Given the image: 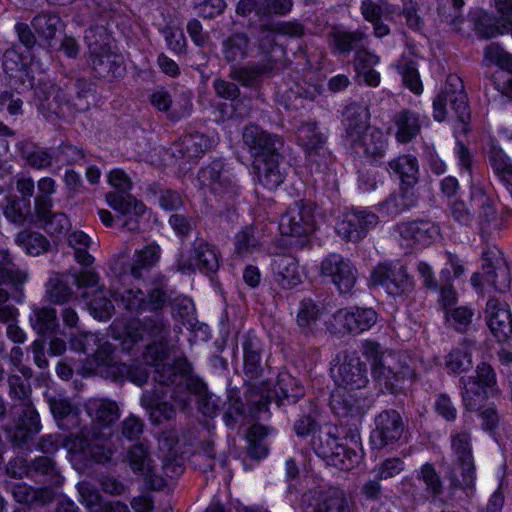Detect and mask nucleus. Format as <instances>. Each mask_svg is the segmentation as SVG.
Masks as SVG:
<instances>
[{
    "instance_id": "4",
    "label": "nucleus",
    "mask_w": 512,
    "mask_h": 512,
    "mask_svg": "<svg viewBox=\"0 0 512 512\" xmlns=\"http://www.w3.org/2000/svg\"><path fill=\"white\" fill-rule=\"evenodd\" d=\"M72 348L85 354L93 352L97 368L106 367L114 379H129L137 385H143L149 376L147 368L142 365L129 366L114 360L113 347L95 333H81L71 341Z\"/></svg>"
},
{
    "instance_id": "11",
    "label": "nucleus",
    "mask_w": 512,
    "mask_h": 512,
    "mask_svg": "<svg viewBox=\"0 0 512 512\" xmlns=\"http://www.w3.org/2000/svg\"><path fill=\"white\" fill-rule=\"evenodd\" d=\"M275 34L271 31H263L260 39V47L263 49L265 45H269L267 49V61L259 65L236 67L230 69V77L238 81L243 86H255L263 74L268 73L276 67V57L281 55L283 50L280 46L273 44Z\"/></svg>"
},
{
    "instance_id": "48",
    "label": "nucleus",
    "mask_w": 512,
    "mask_h": 512,
    "mask_svg": "<svg viewBox=\"0 0 512 512\" xmlns=\"http://www.w3.org/2000/svg\"><path fill=\"white\" fill-rule=\"evenodd\" d=\"M5 217L16 224H23L30 212V200L7 196L2 201Z\"/></svg>"
},
{
    "instance_id": "22",
    "label": "nucleus",
    "mask_w": 512,
    "mask_h": 512,
    "mask_svg": "<svg viewBox=\"0 0 512 512\" xmlns=\"http://www.w3.org/2000/svg\"><path fill=\"white\" fill-rule=\"evenodd\" d=\"M354 503L349 495L338 488L315 493L307 507V512H353Z\"/></svg>"
},
{
    "instance_id": "35",
    "label": "nucleus",
    "mask_w": 512,
    "mask_h": 512,
    "mask_svg": "<svg viewBox=\"0 0 512 512\" xmlns=\"http://www.w3.org/2000/svg\"><path fill=\"white\" fill-rule=\"evenodd\" d=\"M448 478L452 487L472 491L476 480L474 458L454 459Z\"/></svg>"
},
{
    "instance_id": "8",
    "label": "nucleus",
    "mask_w": 512,
    "mask_h": 512,
    "mask_svg": "<svg viewBox=\"0 0 512 512\" xmlns=\"http://www.w3.org/2000/svg\"><path fill=\"white\" fill-rule=\"evenodd\" d=\"M199 188L204 193L218 197L232 198L238 193V185L231 172L220 160H215L201 168L197 175Z\"/></svg>"
},
{
    "instance_id": "25",
    "label": "nucleus",
    "mask_w": 512,
    "mask_h": 512,
    "mask_svg": "<svg viewBox=\"0 0 512 512\" xmlns=\"http://www.w3.org/2000/svg\"><path fill=\"white\" fill-rule=\"evenodd\" d=\"M345 140L348 143L357 140L358 136L370 129V112L364 102L349 104L343 113Z\"/></svg>"
},
{
    "instance_id": "52",
    "label": "nucleus",
    "mask_w": 512,
    "mask_h": 512,
    "mask_svg": "<svg viewBox=\"0 0 512 512\" xmlns=\"http://www.w3.org/2000/svg\"><path fill=\"white\" fill-rule=\"evenodd\" d=\"M320 314V307L315 302L310 299L303 300L297 314V324L302 332H313Z\"/></svg>"
},
{
    "instance_id": "14",
    "label": "nucleus",
    "mask_w": 512,
    "mask_h": 512,
    "mask_svg": "<svg viewBox=\"0 0 512 512\" xmlns=\"http://www.w3.org/2000/svg\"><path fill=\"white\" fill-rule=\"evenodd\" d=\"M321 275L333 283L340 293H349L357 281V269L340 254L331 253L321 262Z\"/></svg>"
},
{
    "instance_id": "7",
    "label": "nucleus",
    "mask_w": 512,
    "mask_h": 512,
    "mask_svg": "<svg viewBox=\"0 0 512 512\" xmlns=\"http://www.w3.org/2000/svg\"><path fill=\"white\" fill-rule=\"evenodd\" d=\"M448 102L460 121L465 122L469 118L470 111L464 84L461 78L455 74L447 76L443 92L433 101V117L435 120L441 122L446 118Z\"/></svg>"
},
{
    "instance_id": "50",
    "label": "nucleus",
    "mask_w": 512,
    "mask_h": 512,
    "mask_svg": "<svg viewBox=\"0 0 512 512\" xmlns=\"http://www.w3.org/2000/svg\"><path fill=\"white\" fill-rule=\"evenodd\" d=\"M12 495L17 502L28 505L38 501H50L52 498V494L49 490L34 489L23 482L16 483L12 486Z\"/></svg>"
},
{
    "instance_id": "47",
    "label": "nucleus",
    "mask_w": 512,
    "mask_h": 512,
    "mask_svg": "<svg viewBox=\"0 0 512 512\" xmlns=\"http://www.w3.org/2000/svg\"><path fill=\"white\" fill-rule=\"evenodd\" d=\"M416 479L425 486V492L433 499L438 498L443 492L442 480L430 463L423 464L416 471Z\"/></svg>"
},
{
    "instance_id": "9",
    "label": "nucleus",
    "mask_w": 512,
    "mask_h": 512,
    "mask_svg": "<svg viewBox=\"0 0 512 512\" xmlns=\"http://www.w3.org/2000/svg\"><path fill=\"white\" fill-rule=\"evenodd\" d=\"M370 284L381 286L392 296H401L413 290L414 282L400 263L382 262L371 272Z\"/></svg>"
},
{
    "instance_id": "54",
    "label": "nucleus",
    "mask_w": 512,
    "mask_h": 512,
    "mask_svg": "<svg viewBox=\"0 0 512 512\" xmlns=\"http://www.w3.org/2000/svg\"><path fill=\"white\" fill-rule=\"evenodd\" d=\"M361 31L335 30L331 33V43L339 53H349L352 49L365 39Z\"/></svg>"
},
{
    "instance_id": "1",
    "label": "nucleus",
    "mask_w": 512,
    "mask_h": 512,
    "mask_svg": "<svg viewBox=\"0 0 512 512\" xmlns=\"http://www.w3.org/2000/svg\"><path fill=\"white\" fill-rule=\"evenodd\" d=\"M170 334V324L162 317L144 318L142 321L131 322L125 331L121 345L123 350L129 351L132 346L144 339H151L144 352L147 365L155 368L154 379L162 385L176 384L177 391L172 397L183 406L189 402V394L200 393L204 385L191 377V364L186 358H178L172 364L164 362L167 356L166 341Z\"/></svg>"
},
{
    "instance_id": "61",
    "label": "nucleus",
    "mask_w": 512,
    "mask_h": 512,
    "mask_svg": "<svg viewBox=\"0 0 512 512\" xmlns=\"http://www.w3.org/2000/svg\"><path fill=\"white\" fill-rule=\"evenodd\" d=\"M78 492L80 495V502L88 509L89 512H103L105 502H102V498L96 489L87 483H81L78 485Z\"/></svg>"
},
{
    "instance_id": "60",
    "label": "nucleus",
    "mask_w": 512,
    "mask_h": 512,
    "mask_svg": "<svg viewBox=\"0 0 512 512\" xmlns=\"http://www.w3.org/2000/svg\"><path fill=\"white\" fill-rule=\"evenodd\" d=\"M451 449L455 459L473 458L471 436L467 431L451 434Z\"/></svg>"
},
{
    "instance_id": "49",
    "label": "nucleus",
    "mask_w": 512,
    "mask_h": 512,
    "mask_svg": "<svg viewBox=\"0 0 512 512\" xmlns=\"http://www.w3.org/2000/svg\"><path fill=\"white\" fill-rule=\"evenodd\" d=\"M30 322L38 334L52 332L58 326L56 311L49 307L35 308L30 316Z\"/></svg>"
},
{
    "instance_id": "6",
    "label": "nucleus",
    "mask_w": 512,
    "mask_h": 512,
    "mask_svg": "<svg viewBox=\"0 0 512 512\" xmlns=\"http://www.w3.org/2000/svg\"><path fill=\"white\" fill-rule=\"evenodd\" d=\"M109 184L117 192L106 194L108 205L116 211V220L130 231L138 228V217L145 211V206L128 192L133 183L130 177L119 168L113 169L108 175Z\"/></svg>"
},
{
    "instance_id": "15",
    "label": "nucleus",
    "mask_w": 512,
    "mask_h": 512,
    "mask_svg": "<svg viewBox=\"0 0 512 512\" xmlns=\"http://www.w3.org/2000/svg\"><path fill=\"white\" fill-rule=\"evenodd\" d=\"M375 428L370 434V443L375 449H383L397 443L404 433L401 415L394 409L380 412L374 421Z\"/></svg>"
},
{
    "instance_id": "5",
    "label": "nucleus",
    "mask_w": 512,
    "mask_h": 512,
    "mask_svg": "<svg viewBox=\"0 0 512 512\" xmlns=\"http://www.w3.org/2000/svg\"><path fill=\"white\" fill-rule=\"evenodd\" d=\"M125 461L131 471L152 490H160L166 485V478H173L182 471L176 461L166 458L159 467L152 459L150 446L146 441L132 445L126 453Z\"/></svg>"
},
{
    "instance_id": "36",
    "label": "nucleus",
    "mask_w": 512,
    "mask_h": 512,
    "mask_svg": "<svg viewBox=\"0 0 512 512\" xmlns=\"http://www.w3.org/2000/svg\"><path fill=\"white\" fill-rule=\"evenodd\" d=\"M161 255L160 246L152 242L142 249L134 252L130 267L131 275L135 278H142L159 261Z\"/></svg>"
},
{
    "instance_id": "38",
    "label": "nucleus",
    "mask_w": 512,
    "mask_h": 512,
    "mask_svg": "<svg viewBox=\"0 0 512 512\" xmlns=\"http://www.w3.org/2000/svg\"><path fill=\"white\" fill-rule=\"evenodd\" d=\"M57 184L51 177H43L37 182V193L34 199V211L37 218H46L53 208L52 196Z\"/></svg>"
},
{
    "instance_id": "42",
    "label": "nucleus",
    "mask_w": 512,
    "mask_h": 512,
    "mask_svg": "<svg viewBox=\"0 0 512 512\" xmlns=\"http://www.w3.org/2000/svg\"><path fill=\"white\" fill-rule=\"evenodd\" d=\"M361 13L365 20L375 22L378 20H390L397 12V7L387 0H363Z\"/></svg>"
},
{
    "instance_id": "21",
    "label": "nucleus",
    "mask_w": 512,
    "mask_h": 512,
    "mask_svg": "<svg viewBox=\"0 0 512 512\" xmlns=\"http://www.w3.org/2000/svg\"><path fill=\"white\" fill-rule=\"evenodd\" d=\"M486 322L499 342L508 340L512 334V313L506 302L491 298L486 304Z\"/></svg>"
},
{
    "instance_id": "39",
    "label": "nucleus",
    "mask_w": 512,
    "mask_h": 512,
    "mask_svg": "<svg viewBox=\"0 0 512 512\" xmlns=\"http://www.w3.org/2000/svg\"><path fill=\"white\" fill-rule=\"evenodd\" d=\"M2 65L5 73L11 78L20 81L26 88L34 87V79L30 76L20 53L14 49L5 51Z\"/></svg>"
},
{
    "instance_id": "33",
    "label": "nucleus",
    "mask_w": 512,
    "mask_h": 512,
    "mask_svg": "<svg viewBox=\"0 0 512 512\" xmlns=\"http://www.w3.org/2000/svg\"><path fill=\"white\" fill-rule=\"evenodd\" d=\"M388 171L395 174L402 185L413 187L419 180L418 159L410 154L400 155L388 162Z\"/></svg>"
},
{
    "instance_id": "3",
    "label": "nucleus",
    "mask_w": 512,
    "mask_h": 512,
    "mask_svg": "<svg viewBox=\"0 0 512 512\" xmlns=\"http://www.w3.org/2000/svg\"><path fill=\"white\" fill-rule=\"evenodd\" d=\"M361 352L370 364L373 379L388 392L401 393L415 381L416 373L405 355L369 340L362 343Z\"/></svg>"
},
{
    "instance_id": "32",
    "label": "nucleus",
    "mask_w": 512,
    "mask_h": 512,
    "mask_svg": "<svg viewBox=\"0 0 512 512\" xmlns=\"http://www.w3.org/2000/svg\"><path fill=\"white\" fill-rule=\"evenodd\" d=\"M242 348L244 373L250 379H256L263 372L260 340L251 333H247L243 337Z\"/></svg>"
},
{
    "instance_id": "20",
    "label": "nucleus",
    "mask_w": 512,
    "mask_h": 512,
    "mask_svg": "<svg viewBox=\"0 0 512 512\" xmlns=\"http://www.w3.org/2000/svg\"><path fill=\"white\" fill-rule=\"evenodd\" d=\"M105 434L94 433L75 435L74 440L67 444L68 452L79 455L84 460L104 463L111 459L113 451L103 445Z\"/></svg>"
},
{
    "instance_id": "18",
    "label": "nucleus",
    "mask_w": 512,
    "mask_h": 512,
    "mask_svg": "<svg viewBox=\"0 0 512 512\" xmlns=\"http://www.w3.org/2000/svg\"><path fill=\"white\" fill-rule=\"evenodd\" d=\"M482 269L485 281L496 291L506 292L510 287L511 276L502 252L495 246L482 252Z\"/></svg>"
},
{
    "instance_id": "13",
    "label": "nucleus",
    "mask_w": 512,
    "mask_h": 512,
    "mask_svg": "<svg viewBox=\"0 0 512 512\" xmlns=\"http://www.w3.org/2000/svg\"><path fill=\"white\" fill-rule=\"evenodd\" d=\"M282 235L306 237L315 229L314 209L312 205L296 201L282 215L279 223Z\"/></svg>"
},
{
    "instance_id": "58",
    "label": "nucleus",
    "mask_w": 512,
    "mask_h": 512,
    "mask_svg": "<svg viewBox=\"0 0 512 512\" xmlns=\"http://www.w3.org/2000/svg\"><path fill=\"white\" fill-rule=\"evenodd\" d=\"M60 24V18L55 14H40L33 21L32 26L36 33L44 39H52Z\"/></svg>"
},
{
    "instance_id": "43",
    "label": "nucleus",
    "mask_w": 512,
    "mask_h": 512,
    "mask_svg": "<svg viewBox=\"0 0 512 512\" xmlns=\"http://www.w3.org/2000/svg\"><path fill=\"white\" fill-rule=\"evenodd\" d=\"M224 58L230 62H240L248 56L249 39L244 33L233 34L223 41Z\"/></svg>"
},
{
    "instance_id": "37",
    "label": "nucleus",
    "mask_w": 512,
    "mask_h": 512,
    "mask_svg": "<svg viewBox=\"0 0 512 512\" xmlns=\"http://www.w3.org/2000/svg\"><path fill=\"white\" fill-rule=\"evenodd\" d=\"M84 41L88 48L89 55L109 52L114 48V39L104 25H91L84 34Z\"/></svg>"
},
{
    "instance_id": "26",
    "label": "nucleus",
    "mask_w": 512,
    "mask_h": 512,
    "mask_svg": "<svg viewBox=\"0 0 512 512\" xmlns=\"http://www.w3.org/2000/svg\"><path fill=\"white\" fill-rule=\"evenodd\" d=\"M192 267H197L201 272L211 273L219 268V252L217 248L204 241L203 239L195 240L190 255V264L186 267L180 263V270L185 272Z\"/></svg>"
},
{
    "instance_id": "40",
    "label": "nucleus",
    "mask_w": 512,
    "mask_h": 512,
    "mask_svg": "<svg viewBox=\"0 0 512 512\" xmlns=\"http://www.w3.org/2000/svg\"><path fill=\"white\" fill-rule=\"evenodd\" d=\"M234 245L238 256L248 257L260 248L261 233L254 226H246L235 235Z\"/></svg>"
},
{
    "instance_id": "28",
    "label": "nucleus",
    "mask_w": 512,
    "mask_h": 512,
    "mask_svg": "<svg viewBox=\"0 0 512 512\" xmlns=\"http://www.w3.org/2000/svg\"><path fill=\"white\" fill-rule=\"evenodd\" d=\"M214 144L208 136L196 132L185 135L175 147L174 154L185 163H194Z\"/></svg>"
},
{
    "instance_id": "16",
    "label": "nucleus",
    "mask_w": 512,
    "mask_h": 512,
    "mask_svg": "<svg viewBox=\"0 0 512 512\" xmlns=\"http://www.w3.org/2000/svg\"><path fill=\"white\" fill-rule=\"evenodd\" d=\"M243 142L249 150L253 161L266 159L280 154L284 146L281 136L262 129L260 126L250 124L243 131Z\"/></svg>"
},
{
    "instance_id": "12",
    "label": "nucleus",
    "mask_w": 512,
    "mask_h": 512,
    "mask_svg": "<svg viewBox=\"0 0 512 512\" xmlns=\"http://www.w3.org/2000/svg\"><path fill=\"white\" fill-rule=\"evenodd\" d=\"M258 393L260 394L258 410L262 411L266 410L272 399H286L288 402L296 403L304 396V389L289 373L280 372L273 385L270 381L262 382L261 387L258 388Z\"/></svg>"
},
{
    "instance_id": "46",
    "label": "nucleus",
    "mask_w": 512,
    "mask_h": 512,
    "mask_svg": "<svg viewBox=\"0 0 512 512\" xmlns=\"http://www.w3.org/2000/svg\"><path fill=\"white\" fill-rule=\"evenodd\" d=\"M397 133L399 142L405 143L413 139L420 131L419 118L416 113L405 110L399 113L396 118Z\"/></svg>"
},
{
    "instance_id": "19",
    "label": "nucleus",
    "mask_w": 512,
    "mask_h": 512,
    "mask_svg": "<svg viewBox=\"0 0 512 512\" xmlns=\"http://www.w3.org/2000/svg\"><path fill=\"white\" fill-rule=\"evenodd\" d=\"M378 216L367 210L345 212L336 224L337 233L351 241L364 238L367 232L378 223Z\"/></svg>"
},
{
    "instance_id": "56",
    "label": "nucleus",
    "mask_w": 512,
    "mask_h": 512,
    "mask_svg": "<svg viewBox=\"0 0 512 512\" xmlns=\"http://www.w3.org/2000/svg\"><path fill=\"white\" fill-rule=\"evenodd\" d=\"M445 316L449 326L459 332H464L472 323L474 311L468 306H459L447 309Z\"/></svg>"
},
{
    "instance_id": "23",
    "label": "nucleus",
    "mask_w": 512,
    "mask_h": 512,
    "mask_svg": "<svg viewBox=\"0 0 512 512\" xmlns=\"http://www.w3.org/2000/svg\"><path fill=\"white\" fill-rule=\"evenodd\" d=\"M281 155L253 161L257 183L263 188L273 191L277 189L286 178V169L281 163Z\"/></svg>"
},
{
    "instance_id": "34",
    "label": "nucleus",
    "mask_w": 512,
    "mask_h": 512,
    "mask_svg": "<svg viewBox=\"0 0 512 512\" xmlns=\"http://www.w3.org/2000/svg\"><path fill=\"white\" fill-rule=\"evenodd\" d=\"M418 197L412 187H402L378 205L381 214L395 216L416 206Z\"/></svg>"
},
{
    "instance_id": "62",
    "label": "nucleus",
    "mask_w": 512,
    "mask_h": 512,
    "mask_svg": "<svg viewBox=\"0 0 512 512\" xmlns=\"http://www.w3.org/2000/svg\"><path fill=\"white\" fill-rule=\"evenodd\" d=\"M471 201L474 207L480 209L481 216L487 222L495 217V209L489 196L486 195L484 189L480 186H474L471 190Z\"/></svg>"
},
{
    "instance_id": "10",
    "label": "nucleus",
    "mask_w": 512,
    "mask_h": 512,
    "mask_svg": "<svg viewBox=\"0 0 512 512\" xmlns=\"http://www.w3.org/2000/svg\"><path fill=\"white\" fill-rule=\"evenodd\" d=\"M296 141L301 146L308 161L317 164L319 172L328 166L330 153L326 148L327 134L316 122L302 123L295 131Z\"/></svg>"
},
{
    "instance_id": "63",
    "label": "nucleus",
    "mask_w": 512,
    "mask_h": 512,
    "mask_svg": "<svg viewBox=\"0 0 512 512\" xmlns=\"http://www.w3.org/2000/svg\"><path fill=\"white\" fill-rule=\"evenodd\" d=\"M43 225L44 229L51 235H60L66 232L71 224L66 214L57 212L50 214L46 218H37Z\"/></svg>"
},
{
    "instance_id": "51",
    "label": "nucleus",
    "mask_w": 512,
    "mask_h": 512,
    "mask_svg": "<svg viewBox=\"0 0 512 512\" xmlns=\"http://www.w3.org/2000/svg\"><path fill=\"white\" fill-rule=\"evenodd\" d=\"M323 454L330 457L332 464L341 470H351L358 465L361 458L355 450L342 444H336L330 454L327 451H324Z\"/></svg>"
},
{
    "instance_id": "24",
    "label": "nucleus",
    "mask_w": 512,
    "mask_h": 512,
    "mask_svg": "<svg viewBox=\"0 0 512 512\" xmlns=\"http://www.w3.org/2000/svg\"><path fill=\"white\" fill-rule=\"evenodd\" d=\"M399 236L410 244L429 245L440 237V227L429 221L403 222L395 226Z\"/></svg>"
},
{
    "instance_id": "41",
    "label": "nucleus",
    "mask_w": 512,
    "mask_h": 512,
    "mask_svg": "<svg viewBox=\"0 0 512 512\" xmlns=\"http://www.w3.org/2000/svg\"><path fill=\"white\" fill-rule=\"evenodd\" d=\"M472 365L471 346L467 342L452 349L445 358L446 368L456 375L469 371Z\"/></svg>"
},
{
    "instance_id": "55",
    "label": "nucleus",
    "mask_w": 512,
    "mask_h": 512,
    "mask_svg": "<svg viewBox=\"0 0 512 512\" xmlns=\"http://www.w3.org/2000/svg\"><path fill=\"white\" fill-rule=\"evenodd\" d=\"M17 241L21 244L26 253L32 256H38L46 252L49 247V242L46 237L36 232H21L17 236Z\"/></svg>"
},
{
    "instance_id": "30",
    "label": "nucleus",
    "mask_w": 512,
    "mask_h": 512,
    "mask_svg": "<svg viewBox=\"0 0 512 512\" xmlns=\"http://www.w3.org/2000/svg\"><path fill=\"white\" fill-rule=\"evenodd\" d=\"M89 65L98 77L109 80L120 78L125 73V66L113 49L109 52L89 55Z\"/></svg>"
},
{
    "instance_id": "59",
    "label": "nucleus",
    "mask_w": 512,
    "mask_h": 512,
    "mask_svg": "<svg viewBox=\"0 0 512 512\" xmlns=\"http://www.w3.org/2000/svg\"><path fill=\"white\" fill-rule=\"evenodd\" d=\"M32 470L46 476L47 481L53 485H60L62 477L56 467L55 462L48 456H40L32 462Z\"/></svg>"
},
{
    "instance_id": "57",
    "label": "nucleus",
    "mask_w": 512,
    "mask_h": 512,
    "mask_svg": "<svg viewBox=\"0 0 512 512\" xmlns=\"http://www.w3.org/2000/svg\"><path fill=\"white\" fill-rule=\"evenodd\" d=\"M405 470V462L402 458L397 456H392L385 458L381 462H379L375 468L374 472L376 473V477L378 480H388L391 478H395L400 475Z\"/></svg>"
},
{
    "instance_id": "2",
    "label": "nucleus",
    "mask_w": 512,
    "mask_h": 512,
    "mask_svg": "<svg viewBox=\"0 0 512 512\" xmlns=\"http://www.w3.org/2000/svg\"><path fill=\"white\" fill-rule=\"evenodd\" d=\"M331 376L337 389L331 394L330 405L338 416H355L364 413L366 399L357 391L369 382L367 369L356 353H345L336 358Z\"/></svg>"
},
{
    "instance_id": "29",
    "label": "nucleus",
    "mask_w": 512,
    "mask_h": 512,
    "mask_svg": "<svg viewBox=\"0 0 512 512\" xmlns=\"http://www.w3.org/2000/svg\"><path fill=\"white\" fill-rule=\"evenodd\" d=\"M275 279L284 289H291L302 282L299 264L291 255H277L272 263Z\"/></svg>"
},
{
    "instance_id": "53",
    "label": "nucleus",
    "mask_w": 512,
    "mask_h": 512,
    "mask_svg": "<svg viewBox=\"0 0 512 512\" xmlns=\"http://www.w3.org/2000/svg\"><path fill=\"white\" fill-rule=\"evenodd\" d=\"M397 70L402 76L404 85L415 94H421L423 85L419 77L416 63L402 57L397 63Z\"/></svg>"
},
{
    "instance_id": "17",
    "label": "nucleus",
    "mask_w": 512,
    "mask_h": 512,
    "mask_svg": "<svg viewBox=\"0 0 512 512\" xmlns=\"http://www.w3.org/2000/svg\"><path fill=\"white\" fill-rule=\"evenodd\" d=\"M462 384L464 405L468 410H476L484 398L496 391V374L490 365L482 363L477 366L475 381L466 383L462 380Z\"/></svg>"
},
{
    "instance_id": "64",
    "label": "nucleus",
    "mask_w": 512,
    "mask_h": 512,
    "mask_svg": "<svg viewBox=\"0 0 512 512\" xmlns=\"http://www.w3.org/2000/svg\"><path fill=\"white\" fill-rule=\"evenodd\" d=\"M486 60L495 63L501 69L512 73V55L497 44L489 45L484 52Z\"/></svg>"
},
{
    "instance_id": "27",
    "label": "nucleus",
    "mask_w": 512,
    "mask_h": 512,
    "mask_svg": "<svg viewBox=\"0 0 512 512\" xmlns=\"http://www.w3.org/2000/svg\"><path fill=\"white\" fill-rule=\"evenodd\" d=\"M348 145L357 154H363L373 159L382 158L387 148V137L379 128L371 127Z\"/></svg>"
},
{
    "instance_id": "44",
    "label": "nucleus",
    "mask_w": 512,
    "mask_h": 512,
    "mask_svg": "<svg viewBox=\"0 0 512 512\" xmlns=\"http://www.w3.org/2000/svg\"><path fill=\"white\" fill-rule=\"evenodd\" d=\"M19 149L22 157L35 169H45L54 164V152L33 146L30 143H21Z\"/></svg>"
},
{
    "instance_id": "45",
    "label": "nucleus",
    "mask_w": 512,
    "mask_h": 512,
    "mask_svg": "<svg viewBox=\"0 0 512 512\" xmlns=\"http://www.w3.org/2000/svg\"><path fill=\"white\" fill-rule=\"evenodd\" d=\"M27 277L25 271L16 268L9 251L0 248V284H23Z\"/></svg>"
},
{
    "instance_id": "31",
    "label": "nucleus",
    "mask_w": 512,
    "mask_h": 512,
    "mask_svg": "<svg viewBox=\"0 0 512 512\" xmlns=\"http://www.w3.org/2000/svg\"><path fill=\"white\" fill-rule=\"evenodd\" d=\"M85 409L93 424L98 428L109 427L120 416L118 405L108 399H89L85 404Z\"/></svg>"
}]
</instances>
